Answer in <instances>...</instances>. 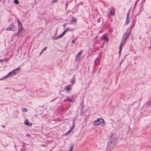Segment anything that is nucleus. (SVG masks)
I'll list each match as a JSON object with an SVG mask.
<instances>
[{"label": "nucleus", "instance_id": "nucleus-1", "mask_svg": "<svg viewBox=\"0 0 151 151\" xmlns=\"http://www.w3.org/2000/svg\"><path fill=\"white\" fill-rule=\"evenodd\" d=\"M117 141L116 137L115 134H113L110 136L108 144L110 145V144H112L114 143V145H115V143H116Z\"/></svg>", "mask_w": 151, "mask_h": 151}, {"label": "nucleus", "instance_id": "nucleus-2", "mask_svg": "<svg viewBox=\"0 0 151 151\" xmlns=\"http://www.w3.org/2000/svg\"><path fill=\"white\" fill-rule=\"evenodd\" d=\"M131 31H129V30L127 29L126 32L124 34L122 37V42L123 43H125L128 36L130 35L131 33Z\"/></svg>", "mask_w": 151, "mask_h": 151}, {"label": "nucleus", "instance_id": "nucleus-3", "mask_svg": "<svg viewBox=\"0 0 151 151\" xmlns=\"http://www.w3.org/2000/svg\"><path fill=\"white\" fill-rule=\"evenodd\" d=\"M105 122L104 120L101 118H99L93 122V124L94 125L97 126L99 124H102V125L105 124Z\"/></svg>", "mask_w": 151, "mask_h": 151}, {"label": "nucleus", "instance_id": "nucleus-4", "mask_svg": "<svg viewBox=\"0 0 151 151\" xmlns=\"http://www.w3.org/2000/svg\"><path fill=\"white\" fill-rule=\"evenodd\" d=\"M20 67H18L15 70H12V71L9 73V74H10L11 76L15 75L19 72V71Z\"/></svg>", "mask_w": 151, "mask_h": 151}, {"label": "nucleus", "instance_id": "nucleus-5", "mask_svg": "<svg viewBox=\"0 0 151 151\" xmlns=\"http://www.w3.org/2000/svg\"><path fill=\"white\" fill-rule=\"evenodd\" d=\"M115 145H114V143L112 144H110L109 145L108 144V145L106 148V150L107 151H110L112 149L114 148V147L115 146Z\"/></svg>", "mask_w": 151, "mask_h": 151}, {"label": "nucleus", "instance_id": "nucleus-6", "mask_svg": "<svg viewBox=\"0 0 151 151\" xmlns=\"http://www.w3.org/2000/svg\"><path fill=\"white\" fill-rule=\"evenodd\" d=\"M136 20H135L134 19L133 20L131 24L129 27L127 29L129 30V31H131L132 29L133 28L135 25Z\"/></svg>", "mask_w": 151, "mask_h": 151}, {"label": "nucleus", "instance_id": "nucleus-7", "mask_svg": "<svg viewBox=\"0 0 151 151\" xmlns=\"http://www.w3.org/2000/svg\"><path fill=\"white\" fill-rule=\"evenodd\" d=\"M18 31L17 33V37H20L21 36L22 28V27H18Z\"/></svg>", "mask_w": 151, "mask_h": 151}, {"label": "nucleus", "instance_id": "nucleus-8", "mask_svg": "<svg viewBox=\"0 0 151 151\" xmlns=\"http://www.w3.org/2000/svg\"><path fill=\"white\" fill-rule=\"evenodd\" d=\"M110 15L111 16H114L115 15L114 9L113 7H111L110 11L109 12Z\"/></svg>", "mask_w": 151, "mask_h": 151}, {"label": "nucleus", "instance_id": "nucleus-9", "mask_svg": "<svg viewBox=\"0 0 151 151\" xmlns=\"http://www.w3.org/2000/svg\"><path fill=\"white\" fill-rule=\"evenodd\" d=\"M82 53V51H80L76 55V58L75 59V61H76L77 60H79L80 58V55H81Z\"/></svg>", "mask_w": 151, "mask_h": 151}, {"label": "nucleus", "instance_id": "nucleus-10", "mask_svg": "<svg viewBox=\"0 0 151 151\" xmlns=\"http://www.w3.org/2000/svg\"><path fill=\"white\" fill-rule=\"evenodd\" d=\"M100 61V60H99V57H97V58H96L94 61V66L95 67H96L97 64L99 65Z\"/></svg>", "mask_w": 151, "mask_h": 151}, {"label": "nucleus", "instance_id": "nucleus-11", "mask_svg": "<svg viewBox=\"0 0 151 151\" xmlns=\"http://www.w3.org/2000/svg\"><path fill=\"white\" fill-rule=\"evenodd\" d=\"M14 27V26L13 24L11 23V24H10L8 27L6 29V30L7 31L12 30L13 28Z\"/></svg>", "mask_w": 151, "mask_h": 151}, {"label": "nucleus", "instance_id": "nucleus-12", "mask_svg": "<svg viewBox=\"0 0 151 151\" xmlns=\"http://www.w3.org/2000/svg\"><path fill=\"white\" fill-rule=\"evenodd\" d=\"M73 101V99L69 97H68L67 98L65 99L63 101V102L68 101L69 102H71Z\"/></svg>", "mask_w": 151, "mask_h": 151}, {"label": "nucleus", "instance_id": "nucleus-13", "mask_svg": "<svg viewBox=\"0 0 151 151\" xmlns=\"http://www.w3.org/2000/svg\"><path fill=\"white\" fill-rule=\"evenodd\" d=\"M24 124L28 126H30L32 125V124L31 122H29L27 119H26L24 122Z\"/></svg>", "mask_w": 151, "mask_h": 151}, {"label": "nucleus", "instance_id": "nucleus-14", "mask_svg": "<svg viewBox=\"0 0 151 151\" xmlns=\"http://www.w3.org/2000/svg\"><path fill=\"white\" fill-rule=\"evenodd\" d=\"M71 82L72 85L76 83V78L75 76H73L71 80Z\"/></svg>", "mask_w": 151, "mask_h": 151}, {"label": "nucleus", "instance_id": "nucleus-15", "mask_svg": "<svg viewBox=\"0 0 151 151\" xmlns=\"http://www.w3.org/2000/svg\"><path fill=\"white\" fill-rule=\"evenodd\" d=\"M125 44V43H123L122 42H121L120 43V45L119 47V52L121 51L122 49V47Z\"/></svg>", "mask_w": 151, "mask_h": 151}, {"label": "nucleus", "instance_id": "nucleus-16", "mask_svg": "<svg viewBox=\"0 0 151 151\" xmlns=\"http://www.w3.org/2000/svg\"><path fill=\"white\" fill-rule=\"evenodd\" d=\"M77 19L76 17H72L71 19V22H73L74 23H76L77 22Z\"/></svg>", "mask_w": 151, "mask_h": 151}, {"label": "nucleus", "instance_id": "nucleus-17", "mask_svg": "<svg viewBox=\"0 0 151 151\" xmlns=\"http://www.w3.org/2000/svg\"><path fill=\"white\" fill-rule=\"evenodd\" d=\"M17 21L18 23V27H22V23L20 22L19 19H17Z\"/></svg>", "mask_w": 151, "mask_h": 151}, {"label": "nucleus", "instance_id": "nucleus-18", "mask_svg": "<svg viewBox=\"0 0 151 151\" xmlns=\"http://www.w3.org/2000/svg\"><path fill=\"white\" fill-rule=\"evenodd\" d=\"M72 86L70 85H68L65 88L66 90L68 91V92H69V91L71 89Z\"/></svg>", "mask_w": 151, "mask_h": 151}, {"label": "nucleus", "instance_id": "nucleus-19", "mask_svg": "<svg viewBox=\"0 0 151 151\" xmlns=\"http://www.w3.org/2000/svg\"><path fill=\"white\" fill-rule=\"evenodd\" d=\"M102 39L106 41L109 40L108 38L106 36L103 35L102 37Z\"/></svg>", "mask_w": 151, "mask_h": 151}, {"label": "nucleus", "instance_id": "nucleus-20", "mask_svg": "<svg viewBox=\"0 0 151 151\" xmlns=\"http://www.w3.org/2000/svg\"><path fill=\"white\" fill-rule=\"evenodd\" d=\"M130 20L129 19H126L125 24L128 25L129 22Z\"/></svg>", "mask_w": 151, "mask_h": 151}, {"label": "nucleus", "instance_id": "nucleus-21", "mask_svg": "<svg viewBox=\"0 0 151 151\" xmlns=\"http://www.w3.org/2000/svg\"><path fill=\"white\" fill-rule=\"evenodd\" d=\"M22 112H27V110L25 108H22Z\"/></svg>", "mask_w": 151, "mask_h": 151}, {"label": "nucleus", "instance_id": "nucleus-22", "mask_svg": "<svg viewBox=\"0 0 151 151\" xmlns=\"http://www.w3.org/2000/svg\"><path fill=\"white\" fill-rule=\"evenodd\" d=\"M145 104L146 105L147 104V106H148L149 105H151V100L149 101L146 102Z\"/></svg>", "mask_w": 151, "mask_h": 151}, {"label": "nucleus", "instance_id": "nucleus-23", "mask_svg": "<svg viewBox=\"0 0 151 151\" xmlns=\"http://www.w3.org/2000/svg\"><path fill=\"white\" fill-rule=\"evenodd\" d=\"M75 126V124L74 123H73V126L70 128V129L72 131L74 128Z\"/></svg>", "mask_w": 151, "mask_h": 151}, {"label": "nucleus", "instance_id": "nucleus-24", "mask_svg": "<svg viewBox=\"0 0 151 151\" xmlns=\"http://www.w3.org/2000/svg\"><path fill=\"white\" fill-rule=\"evenodd\" d=\"M63 35L62 34H61V35H58V36H57L56 38H55V40H57V39H58L59 38H60L61 37H62L63 36Z\"/></svg>", "mask_w": 151, "mask_h": 151}, {"label": "nucleus", "instance_id": "nucleus-25", "mask_svg": "<svg viewBox=\"0 0 151 151\" xmlns=\"http://www.w3.org/2000/svg\"><path fill=\"white\" fill-rule=\"evenodd\" d=\"M14 2L16 4H19V1L18 0H14Z\"/></svg>", "mask_w": 151, "mask_h": 151}, {"label": "nucleus", "instance_id": "nucleus-26", "mask_svg": "<svg viewBox=\"0 0 151 151\" xmlns=\"http://www.w3.org/2000/svg\"><path fill=\"white\" fill-rule=\"evenodd\" d=\"M73 144H72L71 145V147H70V149L69 151H72V150L73 149Z\"/></svg>", "mask_w": 151, "mask_h": 151}, {"label": "nucleus", "instance_id": "nucleus-27", "mask_svg": "<svg viewBox=\"0 0 151 151\" xmlns=\"http://www.w3.org/2000/svg\"><path fill=\"white\" fill-rule=\"evenodd\" d=\"M10 76V74H9V73L7 74L6 76H5L3 77V78L4 79H5L7 77H8L9 76Z\"/></svg>", "mask_w": 151, "mask_h": 151}, {"label": "nucleus", "instance_id": "nucleus-28", "mask_svg": "<svg viewBox=\"0 0 151 151\" xmlns=\"http://www.w3.org/2000/svg\"><path fill=\"white\" fill-rule=\"evenodd\" d=\"M71 130L70 129H69L67 132H66L65 134V135H67L70 132H71Z\"/></svg>", "mask_w": 151, "mask_h": 151}, {"label": "nucleus", "instance_id": "nucleus-29", "mask_svg": "<svg viewBox=\"0 0 151 151\" xmlns=\"http://www.w3.org/2000/svg\"><path fill=\"white\" fill-rule=\"evenodd\" d=\"M71 42H72V43L73 44H75L76 42V41L74 40H72Z\"/></svg>", "mask_w": 151, "mask_h": 151}, {"label": "nucleus", "instance_id": "nucleus-30", "mask_svg": "<svg viewBox=\"0 0 151 151\" xmlns=\"http://www.w3.org/2000/svg\"><path fill=\"white\" fill-rule=\"evenodd\" d=\"M66 32V30H64V31L63 32V33L62 34L63 35H65V32Z\"/></svg>", "mask_w": 151, "mask_h": 151}, {"label": "nucleus", "instance_id": "nucleus-31", "mask_svg": "<svg viewBox=\"0 0 151 151\" xmlns=\"http://www.w3.org/2000/svg\"><path fill=\"white\" fill-rule=\"evenodd\" d=\"M129 12H128V13L127 14V16L126 19H129Z\"/></svg>", "mask_w": 151, "mask_h": 151}, {"label": "nucleus", "instance_id": "nucleus-32", "mask_svg": "<svg viewBox=\"0 0 151 151\" xmlns=\"http://www.w3.org/2000/svg\"><path fill=\"white\" fill-rule=\"evenodd\" d=\"M47 49V47H45L43 49V50H43V51H44V50H46Z\"/></svg>", "mask_w": 151, "mask_h": 151}, {"label": "nucleus", "instance_id": "nucleus-33", "mask_svg": "<svg viewBox=\"0 0 151 151\" xmlns=\"http://www.w3.org/2000/svg\"><path fill=\"white\" fill-rule=\"evenodd\" d=\"M65 30H66V31H69L70 30V28H67L65 29Z\"/></svg>", "mask_w": 151, "mask_h": 151}, {"label": "nucleus", "instance_id": "nucleus-34", "mask_svg": "<svg viewBox=\"0 0 151 151\" xmlns=\"http://www.w3.org/2000/svg\"><path fill=\"white\" fill-rule=\"evenodd\" d=\"M58 0H53V1H52V2H57V1H58Z\"/></svg>", "mask_w": 151, "mask_h": 151}, {"label": "nucleus", "instance_id": "nucleus-35", "mask_svg": "<svg viewBox=\"0 0 151 151\" xmlns=\"http://www.w3.org/2000/svg\"><path fill=\"white\" fill-rule=\"evenodd\" d=\"M2 127L4 128H5V127H6V125H2Z\"/></svg>", "mask_w": 151, "mask_h": 151}, {"label": "nucleus", "instance_id": "nucleus-36", "mask_svg": "<svg viewBox=\"0 0 151 151\" xmlns=\"http://www.w3.org/2000/svg\"><path fill=\"white\" fill-rule=\"evenodd\" d=\"M121 52H119V56H120V55L121 54Z\"/></svg>", "mask_w": 151, "mask_h": 151}, {"label": "nucleus", "instance_id": "nucleus-37", "mask_svg": "<svg viewBox=\"0 0 151 151\" xmlns=\"http://www.w3.org/2000/svg\"><path fill=\"white\" fill-rule=\"evenodd\" d=\"M43 52V50H42V51L40 53V55L42 54V53Z\"/></svg>", "mask_w": 151, "mask_h": 151}, {"label": "nucleus", "instance_id": "nucleus-38", "mask_svg": "<svg viewBox=\"0 0 151 151\" xmlns=\"http://www.w3.org/2000/svg\"><path fill=\"white\" fill-rule=\"evenodd\" d=\"M0 61H1V62H3V60H0Z\"/></svg>", "mask_w": 151, "mask_h": 151}, {"label": "nucleus", "instance_id": "nucleus-39", "mask_svg": "<svg viewBox=\"0 0 151 151\" xmlns=\"http://www.w3.org/2000/svg\"><path fill=\"white\" fill-rule=\"evenodd\" d=\"M139 39H141V38H140V37H139Z\"/></svg>", "mask_w": 151, "mask_h": 151}, {"label": "nucleus", "instance_id": "nucleus-40", "mask_svg": "<svg viewBox=\"0 0 151 151\" xmlns=\"http://www.w3.org/2000/svg\"><path fill=\"white\" fill-rule=\"evenodd\" d=\"M55 99H53V100L52 101H53Z\"/></svg>", "mask_w": 151, "mask_h": 151}, {"label": "nucleus", "instance_id": "nucleus-41", "mask_svg": "<svg viewBox=\"0 0 151 151\" xmlns=\"http://www.w3.org/2000/svg\"><path fill=\"white\" fill-rule=\"evenodd\" d=\"M65 25H66V24H65V25H63V26H65Z\"/></svg>", "mask_w": 151, "mask_h": 151}, {"label": "nucleus", "instance_id": "nucleus-42", "mask_svg": "<svg viewBox=\"0 0 151 151\" xmlns=\"http://www.w3.org/2000/svg\"><path fill=\"white\" fill-rule=\"evenodd\" d=\"M110 30V29H109V31Z\"/></svg>", "mask_w": 151, "mask_h": 151}, {"label": "nucleus", "instance_id": "nucleus-43", "mask_svg": "<svg viewBox=\"0 0 151 151\" xmlns=\"http://www.w3.org/2000/svg\"><path fill=\"white\" fill-rule=\"evenodd\" d=\"M1 1V0H0V1Z\"/></svg>", "mask_w": 151, "mask_h": 151}]
</instances>
